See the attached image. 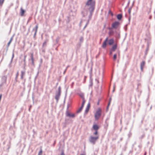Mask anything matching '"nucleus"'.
I'll list each match as a JSON object with an SVG mask.
<instances>
[{"mask_svg": "<svg viewBox=\"0 0 155 155\" xmlns=\"http://www.w3.org/2000/svg\"><path fill=\"white\" fill-rule=\"evenodd\" d=\"M95 5V1L93 0H88L86 4V6L89 7L88 9L91 15L94 10Z\"/></svg>", "mask_w": 155, "mask_h": 155, "instance_id": "1", "label": "nucleus"}, {"mask_svg": "<svg viewBox=\"0 0 155 155\" xmlns=\"http://www.w3.org/2000/svg\"><path fill=\"white\" fill-rule=\"evenodd\" d=\"M94 135H95V136H91L89 139V142L93 144H94L95 143L96 141L99 139V137L98 134Z\"/></svg>", "mask_w": 155, "mask_h": 155, "instance_id": "2", "label": "nucleus"}, {"mask_svg": "<svg viewBox=\"0 0 155 155\" xmlns=\"http://www.w3.org/2000/svg\"><path fill=\"white\" fill-rule=\"evenodd\" d=\"M101 110L100 108H99L97 110L94 115V117L96 120H97L101 115Z\"/></svg>", "mask_w": 155, "mask_h": 155, "instance_id": "3", "label": "nucleus"}, {"mask_svg": "<svg viewBox=\"0 0 155 155\" xmlns=\"http://www.w3.org/2000/svg\"><path fill=\"white\" fill-rule=\"evenodd\" d=\"M99 128V127L96 124H94L92 127V130L95 131V132L94 133V135H97L98 134V130Z\"/></svg>", "mask_w": 155, "mask_h": 155, "instance_id": "4", "label": "nucleus"}, {"mask_svg": "<svg viewBox=\"0 0 155 155\" xmlns=\"http://www.w3.org/2000/svg\"><path fill=\"white\" fill-rule=\"evenodd\" d=\"M119 23L118 21H115L112 24V27L113 28H117Z\"/></svg>", "mask_w": 155, "mask_h": 155, "instance_id": "5", "label": "nucleus"}, {"mask_svg": "<svg viewBox=\"0 0 155 155\" xmlns=\"http://www.w3.org/2000/svg\"><path fill=\"white\" fill-rule=\"evenodd\" d=\"M66 115L67 116L74 117H75L74 114H71L69 112L67 111L66 112Z\"/></svg>", "mask_w": 155, "mask_h": 155, "instance_id": "6", "label": "nucleus"}, {"mask_svg": "<svg viewBox=\"0 0 155 155\" xmlns=\"http://www.w3.org/2000/svg\"><path fill=\"white\" fill-rule=\"evenodd\" d=\"M108 40V37H107L103 42L102 45V47L103 48H106L107 45V42Z\"/></svg>", "mask_w": 155, "mask_h": 155, "instance_id": "7", "label": "nucleus"}, {"mask_svg": "<svg viewBox=\"0 0 155 155\" xmlns=\"http://www.w3.org/2000/svg\"><path fill=\"white\" fill-rule=\"evenodd\" d=\"M109 29L110 30V31L108 33L109 35L110 36L113 35L114 33V31L112 29H111V28H109Z\"/></svg>", "mask_w": 155, "mask_h": 155, "instance_id": "8", "label": "nucleus"}, {"mask_svg": "<svg viewBox=\"0 0 155 155\" xmlns=\"http://www.w3.org/2000/svg\"><path fill=\"white\" fill-rule=\"evenodd\" d=\"M145 61H142V62L141 63L140 68H141V69L142 71H143V69L144 66L145 65Z\"/></svg>", "mask_w": 155, "mask_h": 155, "instance_id": "9", "label": "nucleus"}, {"mask_svg": "<svg viewBox=\"0 0 155 155\" xmlns=\"http://www.w3.org/2000/svg\"><path fill=\"white\" fill-rule=\"evenodd\" d=\"M20 10L21 15V16H23L24 15V14L25 12V11L24 10H23L22 8H21Z\"/></svg>", "mask_w": 155, "mask_h": 155, "instance_id": "10", "label": "nucleus"}, {"mask_svg": "<svg viewBox=\"0 0 155 155\" xmlns=\"http://www.w3.org/2000/svg\"><path fill=\"white\" fill-rule=\"evenodd\" d=\"M114 42V40L113 39H111L109 40L108 41V44L110 45H111L113 44Z\"/></svg>", "mask_w": 155, "mask_h": 155, "instance_id": "11", "label": "nucleus"}, {"mask_svg": "<svg viewBox=\"0 0 155 155\" xmlns=\"http://www.w3.org/2000/svg\"><path fill=\"white\" fill-rule=\"evenodd\" d=\"M90 107V103H89L88 104L87 106L86 109L85 110L86 112H88V111L89 110Z\"/></svg>", "mask_w": 155, "mask_h": 155, "instance_id": "12", "label": "nucleus"}, {"mask_svg": "<svg viewBox=\"0 0 155 155\" xmlns=\"http://www.w3.org/2000/svg\"><path fill=\"white\" fill-rule=\"evenodd\" d=\"M117 45H114L113 46V47L111 48V50L113 51H115V50L117 48Z\"/></svg>", "mask_w": 155, "mask_h": 155, "instance_id": "13", "label": "nucleus"}, {"mask_svg": "<svg viewBox=\"0 0 155 155\" xmlns=\"http://www.w3.org/2000/svg\"><path fill=\"white\" fill-rule=\"evenodd\" d=\"M78 94L81 98H82V99H84V94L83 93H78Z\"/></svg>", "mask_w": 155, "mask_h": 155, "instance_id": "14", "label": "nucleus"}, {"mask_svg": "<svg viewBox=\"0 0 155 155\" xmlns=\"http://www.w3.org/2000/svg\"><path fill=\"white\" fill-rule=\"evenodd\" d=\"M122 18V15L121 14H118L117 16V18L119 20H120Z\"/></svg>", "mask_w": 155, "mask_h": 155, "instance_id": "15", "label": "nucleus"}, {"mask_svg": "<svg viewBox=\"0 0 155 155\" xmlns=\"http://www.w3.org/2000/svg\"><path fill=\"white\" fill-rule=\"evenodd\" d=\"M83 107H82L81 106V107L80 108H79L78 109V110L77 111V113H80V112H81V111L82 110Z\"/></svg>", "mask_w": 155, "mask_h": 155, "instance_id": "16", "label": "nucleus"}, {"mask_svg": "<svg viewBox=\"0 0 155 155\" xmlns=\"http://www.w3.org/2000/svg\"><path fill=\"white\" fill-rule=\"evenodd\" d=\"M21 78L22 79H23V76L25 74V72L24 71H21Z\"/></svg>", "mask_w": 155, "mask_h": 155, "instance_id": "17", "label": "nucleus"}, {"mask_svg": "<svg viewBox=\"0 0 155 155\" xmlns=\"http://www.w3.org/2000/svg\"><path fill=\"white\" fill-rule=\"evenodd\" d=\"M85 102H86V101L85 100V99H83V102L82 103L81 106L84 107V104L85 103Z\"/></svg>", "mask_w": 155, "mask_h": 155, "instance_id": "18", "label": "nucleus"}, {"mask_svg": "<svg viewBox=\"0 0 155 155\" xmlns=\"http://www.w3.org/2000/svg\"><path fill=\"white\" fill-rule=\"evenodd\" d=\"M42 150L41 149L40 151H39L38 155H42Z\"/></svg>", "mask_w": 155, "mask_h": 155, "instance_id": "19", "label": "nucleus"}, {"mask_svg": "<svg viewBox=\"0 0 155 155\" xmlns=\"http://www.w3.org/2000/svg\"><path fill=\"white\" fill-rule=\"evenodd\" d=\"M38 28V26L37 25L36 26V29H35V34H34V36H35L36 35V33H37V31Z\"/></svg>", "mask_w": 155, "mask_h": 155, "instance_id": "20", "label": "nucleus"}, {"mask_svg": "<svg viewBox=\"0 0 155 155\" xmlns=\"http://www.w3.org/2000/svg\"><path fill=\"white\" fill-rule=\"evenodd\" d=\"M58 92H59V95H60L61 93V88L60 87H58Z\"/></svg>", "mask_w": 155, "mask_h": 155, "instance_id": "21", "label": "nucleus"}, {"mask_svg": "<svg viewBox=\"0 0 155 155\" xmlns=\"http://www.w3.org/2000/svg\"><path fill=\"white\" fill-rule=\"evenodd\" d=\"M59 92H58L55 97V98L57 100H58V97L60 96V95L59 96Z\"/></svg>", "mask_w": 155, "mask_h": 155, "instance_id": "22", "label": "nucleus"}, {"mask_svg": "<svg viewBox=\"0 0 155 155\" xmlns=\"http://www.w3.org/2000/svg\"><path fill=\"white\" fill-rule=\"evenodd\" d=\"M4 0H0V5H2L3 4Z\"/></svg>", "mask_w": 155, "mask_h": 155, "instance_id": "23", "label": "nucleus"}, {"mask_svg": "<svg viewBox=\"0 0 155 155\" xmlns=\"http://www.w3.org/2000/svg\"><path fill=\"white\" fill-rule=\"evenodd\" d=\"M116 58H117V54H115L114 55V57H113L114 60V61H115L116 59Z\"/></svg>", "mask_w": 155, "mask_h": 155, "instance_id": "24", "label": "nucleus"}, {"mask_svg": "<svg viewBox=\"0 0 155 155\" xmlns=\"http://www.w3.org/2000/svg\"><path fill=\"white\" fill-rule=\"evenodd\" d=\"M31 60L32 61H34V58H33V54H31Z\"/></svg>", "mask_w": 155, "mask_h": 155, "instance_id": "25", "label": "nucleus"}, {"mask_svg": "<svg viewBox=\"0 0 155 155\" xmlns=\"http://www.w3.org/2000/svg\"><path fill=\"white\" fill-rule=\"evenodd\" d=\"M12 38H11V39L10 40V41H9V42H8V46H9V45L10 44L11 42L12 41Z\"/></svg>", "mask_w": 155, "mask_h": 155, "instance_id": "26", "label": "nucleus"}, {"mask_svg": "<svg viewBox=\"0 0 155 155\" xmlns=\"http://www.w3.org/2000/svg\"><path fill=\"white\" fill-rule=\"evenodd\" d=\"M47 43V41L44 42L43 44V46H44L46 45Z\"/></svg>", "mask_w": 155, "mask_h": 155, "instance_id": "27", "label": "nucleus"}, {"mask_svg": "<svg viewBox=\"0 0 155 155\" xmlns=\"http://www.w3.org/2000/svg\"><path fill=\"white\" fill-rule=\"evenodd\" d=\"M32 64L33 65H34V61H32Z\"/></svg>", "mask_w": 155, "mask_h": 155, "instance_id": "28", "label": "nucleus"}, {"mask_svg": "<svg viewBox=\"0 0 155 155\" xmlns=\"http://www.w3.org/2000/svg\"><path fill=\"white\" fill-rule=\"evenodd\" d=\"M61 155H64V152H62L61 153Z\"/></svg>", "mask_w": 155, "mask_h": 155, "instance_id": "29", "label": "nucleus"}, {"mask_svg": "<svg viewBox=\"0 0 155 155\" xmlns=\"http://www.w3.org/2000/svg\"><path fill=\"white\" fill-rule=\"evenodd\" d=\"M26 56H25V57H24V61H25V59H26Z\"/></svg>", "mask_w": 155, "mask_h": 155, "instance_id": "30", "label": "nucleus"}, {"mask_svg": "<svg viewBox=\"0 0 155 155\" xmlns=\"http://www.w3.org/2000/svg\"><path fill=\"white\" fill-rule=\"evenodd\" d=\"M18 72L17 74V76H18Z\"/></svg>", "mask_w": 155, "mask_h": 155, "instance_id": "31", "label": "nucleus"}, {"mask_svg": "<svg viewBox=\"0 0 155 155\" xmlns=\"http://www.w3.org/2000/svg\"><path fill=\"white\" fill-rule=\"evenodd\" d=\"M129 14H130V11L129 10Z\"/></svg>", "mask_w": 155, "mask_h": 155, "instance_id": "32", "label": "nucleus"}, {"mask_svg": "<svg viewBox=\"0 0 155 155\" xmlns=\"http://www.w3.org/2000/svg\"><path fill=\"white\" fill-rule=\"evenodd\" d=\"M97 104H99V102Z\"/></svg>", "mask_w": 155, "mask_h": 155, "instance_id": "33", "label": "nucleus"}]
</instances>
